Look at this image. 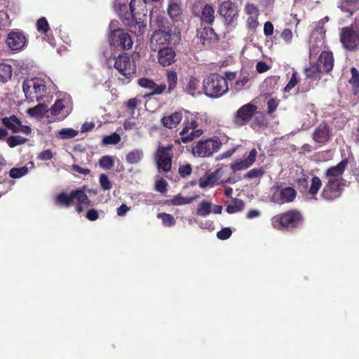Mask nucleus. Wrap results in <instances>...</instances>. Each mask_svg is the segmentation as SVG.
<instances>
[{
    "instance_id": "7c9ffc66",
    "label": "nucleus",
    "mask_w": 359,
    "mask_h": 359,
    "mask_svg": "<svg viewBox=\"0 0 359 359\" xmlns=\"http://www.w3.org/2000/svg\"><path fill=\"white\" fill-rule=\"evenodd\" d=\"M13 67L6 63H0V83H6L12 77Z\"/></svg>"
},
{
    "instance_id": "3c124183",
    "label": "nucleus",
    "mask_w": 359,
    "mask_h": 359,
    "mask_svg": "<svg viewBox=\"0 0 359 359\" xmlns=\"http://www.w3.org/2000/svg\"><path fill=\"white\" fill-rule=\"evenodd\" d=\"M100 184L103 191H109L112 188V183L109 180V177L105 174H101L100 175Z\"/></svg>"
},
{
    "instance_id": "ddd939ff",
    "label": "nucleus",
    "mask_w": 359,
    "mask_h": 359,
    "mask_svg": "<svg viewBox=\"0 0 359 359\" xmlns=\"http://www.w3.org/2000/svg\"><path fill=\"white\" fill-rule=\"evenodd\" d=\"M184 128L180 133V137L177 140L179 143H188L202 135L203 131L198 128L197 121L192 119L190 122L184 123Z\"/></svg>"
},
{
    "instance_id": "c9c22d12",
    "label": "nucleus",
    "mask_w": 359,
    "mask_h": 359,
    "mask_svg": "<svg viewBox=\"0 0 359 359\" xmlns=\"http://www.w3.org/2000/svg\"><path fill=\"white\" fill-rule=\"evenodd\" d=\"M211 207V203L203 200L196 208V214L199 216L206 217L212 212Z\"/></svg>"
},
{
    "instance_id": "6ab92c4d",
    "label": "nucleus",
    "mask_w": 359,
    "mask_h": 359,
    "mask_svg": "<svg viewBox=\"0 0 359 359\" xmlns=\"http://www.w3.org/2000/svg\"><path fill=\"white\" fill-rule=\"evenodd\" d=\"M175 56V51L171 47L165 46L158 50V62L163 67H168L174 63Z\"/></svg>"
},
{
    "instance_id": "2eb2a0df",
    "label": "nucleus",
    "mask_w": 359,
    "mask_h": 359,
    "mask_svg": "<svg viewBox=\"0 0 359 359\" xmlns=\"http://www.w3.org/2000/svg\"><path fill=\"white\" fill-rule=\"evenodd\" d=\"M257 107L250 103L244 104L238 109L233 118V122L238 126L245 125L253 116Z\"/></svg>"
},
{
    "instance_id": "cd10ccee",
    "label": "nucleus",
    "mask_w": 359,
    "mask_h": 359,
    "mask_svg": "<svg viewBox=\"0 0 359 359\" xmlns=\"http://www.w3.org/2000/svg\"><path fill=\"white\" fill-rule=\"evenodd\" d=\"M144 157L142 149H135L129 151L126 156V161L128 164H138Z\"/></svg>"
},
{
    "instance_id": "2f4dec72",
    "label": "nucleus",
    "mask_w": 359,
    "mask_h": 359,
    "mask_svg": "<svg viewBox=\"0 0 359 359\" xmlns=\"http://www.w3.org/2000/svg\"><path fill=\"white\" fill-rule=\"evenodd\" d=\"M351 77L348 82L352 86L353 93L357 95L359 93V72L358 69L353 67L351 68Z\"/></svg>"
},
{
    "instance_id": "0eeeda50",
    "label": "nucleus",
    "mask_w": 359,
    "mask_h": 359,
    "mask_svg": "<svg viewBox=\"0 0 359 359\" xmlns=\"http://www.w3.org/2000/svg\"><path fill=\"white\" fill-rule=\"evenodd\" d=\"M114 67L126 79L130 81L136 74V65L133 58L123 53L114 57Z\"/></svg>"
},
{
    "instance_id": "4468645a",
    "label": "nucleus",
    "mask_w": 359,
    "mask_h": 359,
    "mask_svg": "<svg viewBox=\"0 0 359 359\" xmlns=\"http://www.w3.org/2000/svg\"><path fill=\"white\" fill-rule=\"evenodd\" d=\"M219 14L224 18V24L227 26L233 25L238 18V10L237 6L231 1L223 2L219 8Z\"/></svg>"
},
{
    "instance_id": "39448f33",
    "label": "nucleus",
    "mask_w": 359,
    "mask_h": 359,
    "mask_svg": "<svg viewBox=\"0 0 359 359\" xmlns=\"http://www.w3.org/2000/svg\"><path fill=\"white\" fill-rule=\"evenodd\" d=\"M129 7L130 12L128 15L132 18V24L130 25V31L137 36L142 35L146 27V25L144 23V18L147 13L146 0H131Z\"/></svg>"
},
{
    "instance_id": "9d476101",
    "label": "nucleus",
    "mask_w": 359,
    "mask_h": 359,
    "mask_svg": "<svg viewBox=\"0 0 359 359\" xmlns=\"http://www.w3.org/2000/svg\"><path fill=\"white\" fill-rule=\"evenodd\" d=\"M165 22L166 20L163 17H157L156 22L160 29L154 31L150 39L151 47L154 51L157 50L158 46H166L170 43L171 39L170 32L161 29V28H165L164 25Z\"/></svg>"
},
{
    "instance_id": "423d86ee",
    "label": "nucleus",
    "mask_w": 359,
    "mask_h": 359,
    "mask_svg": "<svg viewBox=\"0 0 359 359\" xmlns=\"http://www.w3.org/2000/svg\"><path fill=\"white\" fill-rule=\"evenodd\" d=\"M118 24L117 20H112L109 24V43L111 46L119 47L123 50H129L133 44L131 36L123 29H116Z\"/></svg>"
},
{
    "instance_id": "338daca9",
    "label": "nucleus",
    "mask_w": 359,
    "mask_h": 359,
    "mask_svg": "<svg viewBox=\"0 0 359 359\" xmlns=\"http://www.w3.org/2000/svg\"><path fill=\"white\" fill-rule=\"evenodd\" d=\"M269 69V66L266 62L259 61L257 63L256 69L259 73H263L266 72Z\"/></svg>"
},
{
    "instance_id": "4d7b16f0",
    "label": "nucleus",
    "mask_w": 359,
    "mask_h": 359,
    "mask_svg": "<svg viewBox=\"0 0 359 359\" xmlns=\"http://www.w3.org/2000/svg\"><path fill=\"white\" fill-rule=\"evenodd\" d=\"M192 168L190 164L180 165L179 168V174L182 177H186L191 174Z\"/></svg>"
},
{
    "instance_id": "a211bd4d",
    "label": "nucleus",
    "mask_w": 359,
    "mask_h": 359,
    "mask_svg": "<svg viewBox=\"0 0 359 359\" xmlns=\"http://www.w3.org/2000/svg\"><path fill=\"white\" fill-rule=\"evenodd\" d=\"M223 173L222 168H218L212 172H206L198 180V185L201 188L212 187L220 184L219 180Z\"/></svg>"
},
{
    "instance_id": "37998d69",
    "label": "nucleus",
    "mask_w": 359,
    "mask_h": 359,
    "mask_svg": "<svg viewBox=\"0 0 359 359\" xmlns=\"http://www.w3.org/2000/svg\"><path fill=\"white\" fill-rule=\"evenodd\" d=\"M157 217L162 219L163 225L166 226H172L175 224V219L174 217L168 213L161 212L158 213Z\"/></svg>"
},
{
    "instance_id": "13d9d810",
    "label": "nucleus",
    "mask_w": 359,
    "mask_h": 359,
    "mask_svg": "<svg viewBox=\"0 0 359 359\" xmlns=\"http://www.w3.org/2000/svg\"><path fill=\"white\" fill-rule=\"evenodd\" d=\"M167 187L168 183L163 179L158 180L155 183V189L160 193H165L167 191Z\"/></svg>"
},
{
    "instance_id": "bf43d9fd",
    "label": "nucleus",
    "mask_w": 359,
    "mask_h": 359,
    "mask_svg": "<svg viewBox=\"0 0 359 359\" xmlns=\"http://www.w3.org/2000/svg\"><path fill=\"white\" fill-rule=\"evenodd\" d=\"M141 100L137 98H131L129 99L126 103V107L128 110L131 111V113H133L135 109L137 107L139 104H140Z\"/></svg>"
},
{
    "instance_id": "ea45409f",
    "label": "nucleus",
    "mask_w": 359,
    "mask_h": 359,
    "mask_svg": "<svg viewBox=\"0 0 359 359\" xmlns=\"http://www.w3.org/2000/svg\"><path fill=\"white\" fill-rule=\"evenodd\" d=\"M200 86V81L194 76H191L187 85V89L188 93L194 96Z\"/></svg>"
},
{
    "instance_id": "f3484780",
    "label": "nucleus",
    "mask_w": 359,
    "mask_h": 359,
    "mask_svg": "<svg viewBox=\"0 0 359 359\" xmlns=\"http://www.w3.org/2000/svg\"><path fill=\"white\" fill-rule=\"evenodd\" d=\"M197 35L203 46L210 48L218 41V36L210 27H201L197 29Z\"/></svg>"
},
{
    "instance_id": "09e8293b",
    "label": "nucleus",
    "mask_w": 359,
    "mask_h": 359,
    "mask_svg": "<svg viewBox=\"0 0 359 359\" xmlns=\"http://www.w3.org/2000/svg\"><path fill=\"white\" fill-rule=\"evenodd\" d=\"M58 134L62 139H70L78 135V131L72 128H62L59 130Z\"/></svg>"
},
{
    "instance_id": "6e6552de",
    "label": "nucleus",
    "mask_w": 359,
    "mask_h": 359,
    "mask_svg": "<svg viewBox=\"0 0 359 359\" xmlns=\"http://www.w3.org/2000/svg\"><path fill=\"white\" fill-rule=\"evenodd\" d=\"M22 90L27 99L40 100L46 90V82L43 79L34 78L23 82Z\"/></svg>"
},
{
    "instance_id": "dca6fc26",
    "label": "nucleus",
    "mask_w": 359,
    "mask_h": 359,
    "mask_svg": "<svg viewBox=\"0 0 359 359\" xmlns=\"http://www.w3.org/2000/svg\"><path fill=\"white\" fill-rule=\"evenodd\" d=\"M6 41L11 50H20L25 46L27 39L22 31L16 29L8 33Z\"/></svg>"
},
{
    "instance_id": "864d4df0",
    "label": "nucleus",
    "mask_w": 359,
    "mask_h": 359,
    "mask_svg": "<svg viewBox=\"0 0 359 359\" xmlns=\"http://www.w3.org/2000/svg\"><path fill=\"white\" fill-rule=\"evenodd\" d=\"M259 25L258 17L249 16L247 18L246 27L248 29L254 31Z\"/></svg>"
},
{
    "instance_id": "6e6d98bb",
    "label": "nucleus",
    "mask_w": 359,
    "mask_h": 359,
    "mask_svg": "<svg viewBox=\"0 0 359 359\" xmlns=\"http://www.w3.org/2000/svg\"><path fill=\"white\" fill-rule=\"evenodd\" d=\"M232 231L230 228L225 227L217 233V236L220 240H226L231 237Z\"/></svg>"
},
{
    "instance_id": "aec40b11",
    "label": "nucleus",
    "mask_w": 359,
    "mask_h": 359,
    "mask_svg": "<svg viewBox=\"0 0 359 359\" xmlns=\"http://www.w3.org/2000/svg\"><path fill=\"white\" fill-rule=\"evenodd\" d=\"M331 136L330 128L325 122L321 123L313 131V139L316 142L325 144Z\"/></svg>"
},
{
    "instance_id": "e433bc0d",
    "label": "nucleus",
    "mask_w": 359,
    "mask_h": 359,
    "mask_svg": "<svg viewBox=\"0 0 359 359\" xmlns=\"http://www.w3.org/2000/svg\"><path fill=\"white\" fill-rule=\"evenodd\" d=\"M322 187V181L318 176H313L311 178V186L308 193L311 196H316Z\"/></svg>"
},
{
    "instance_id": "f03ea898",
    "label": "nucleus",
    "mask_w": 359,
    "mask_h": 359,
    "mask_svg": "<svg viewBox=\"0 0 359 359\" xmlns=\"http://www.w3.org/2000/svg\"><path fill=\"white\" fill-rule=\"evenodd\" d=\"M235 73H226L225 76L219 74H210L203 81L205 94L210 97L218 98L226 94L229 90L227 80L234 79Z\"/></svg>"
},
{
    "instance_id": "4c0bfd02",
    "label": "nucleus",
    "mask_w": 359,
    "mask_h": 359,
    "mask_svg": "<svg viewBox=\"0 0 359 359\" xmlns=\"http://www.w3.org/2000/svg\"><path fill=\"white\" fill-rule=\"evenodd\" d=\"M167 81L168 83V91L174 90L177 83V74L175 70H167L166 72Z\"/></svg>"
},
{
    "instance_id": "c85d7f7f",
    "label": "nucleus",
    "mask_w": 359,
    "mask_h": 359,
    "mask_svg": "<svg viewBox=\"0 0 359 359\" xmlns=\"http://www.w3.org/2000/svg\"><path fill=\"white\" fill-rule=\"evenodd\" d=\"M168 13L172 19L178 18L182 14L181 2L180 0H169Z\"/></svg>"
},
{
    "instance_id": "473e14b6",
    "label": "nucleus",
    "mask_w": 359,
    "mask_h": 359,
    "mask_svg": "<svg viewBox=\"0 0 359 359\" xmlns=\"http://www.w3.org/2000/svg\"><path fill=\"white\" fill-rule=\"evenodd\" d=\"M198 198V196L191 197H184L180 194L173 196L170 199V205H182L185 204H189L195 201Z\"/></svg>"
},
{
    "instance_id": "a878e982",
    "label": "nucleus",
    "mask_w": 359,
    "mask_h": 359,
    "mask_svg": "<svg viewBox=\"0 0 359 359\" xmlns=\"http://www.w3.org/2000/svg\"><path fill=\"white\" fill-rule=\"evenodd\" d=\"M215 20V9L210 4H205L202 8L201 20V25L203 23L212 25Z\"/></svg>"
},
{
    "instance_id": "a19ab883",
    "label": "nucleus",
    "mask_w": 359,
    "mask_h": 359,
    "mask_svg": "<svg viewBox=\"0 0 359 359\" xmlns=\"http://www.w3.org/2000/svg\"><path fill=\"white\" fill-rule=\"evenodd\" d=\"M37 31L42 34L46 35L50 30L49 24L46 18H40L36 23Z\"/></svg>"
},
{
    "instance_id": "052dcab7",
    "label": "nucleus",
    "mask_w": 359,
    "mask_h": 359,
    "mask_svg": "<svg viewBox=\"0 0 359 359\" xmlns=\"http://www.w3.org/2000/svg\"><path fill=\"white\" fill-rule=\"evenodd\" d=\"M53 157V154L50 149H46L40 152L37 156L38 159L41 161L50 160Z\"/></svg>"
},
{
    "instance_id": "393cba45",
    "label": "nucleus",
    "mask_w": 359,
    "mask_h": 359,
    "mask_svg": "<svg viewBox=\"0 0 359 359\" xmlns=\"http://www.w3.org/2000/svg\"><path fill=\"white\" fill-rule=\"evenodd\" d=\"M182 114L179 111L174 112L161 118L162 124L169 129L175 128L182 121Z\"/></svg>"
},
{
    "instance_id": "680f3d73",
    "label": "nucleus",
    "mask_w": 359,
    "mask_h": 359,
    "mask_svg": "<svg viewBox=\"0 0 359 359\" xmlns=\"http://www.w3.org/2000/svg\"><path fill=\"white\" fill-rule=\"evenodd\" d=\"M292 36V32L290 29L288 28L284 29L281 33V37L287 43H291Z\"/></svg>"
},
{
    "instance_id": "f704fd0d",
    "label": "nucleus",
    "mask_w": 359,
    "mask_h": 359,
    "mask_svg": "<svg viewBox=\"0 0 359 359\" xmlns=\"http://www.w3.org/2000/svg\"><path fill=\"white\" fill-rule=\"evenodd\" d=\"M250 78L249 76H241L238 80H236L233 84V88L236 91L239 92L242 90L249 88Z\"/></svg>"
},
{
    "instance_id": "de8ad7c7",
    "label": "nucleus",
    "mask_w": 359,
    "mask_h": 359,
    "mask_svg": "<svg viewBox=\"0 0 359 359\" xmlns=\"http://www.w3.org/2000/svg\"><path fill=\"white\" fill-rule=\"evenodd\" d=\"M100 166L104 169L109 170L114 166V159L110 156H104L99 161Z\"/></svg>"
},
{
    "instance_id": "c03bdc74",
    "label": "nucleus",
    "mask_w": 359,
    "mask_h": 359,
    "mask_svg": "<svg viewBox=\"0 0 359 359\" xmlns=\"http://www.w3.org/2000/svg\"><path fill=\"white\" fill-rule=\"evenodd\" d=\"M28 172V168L26 166L21 168H13L9 171V175L13 179L20 178L25 175Z\"/></svg>"
},
{
    "instance_id": "58836bf2",
    "label": "nucleus",
    "mask_w": 359,
    "mask_h": 359,
    "mask_svg": "<svg viewBox=\"0 0 359 359\" xmlns=\"http://www.w3.org/2000/svg\"><path fill=\"white\" fill-rule=\"evenodd\" d=\"M65 107V101L61 99L57 100L54 104L48 110V116L51 115L55 116L59 115Z\"/></svg>"
},
{
    "instance_id": "c756f323",
    "label": "nucleus",
    "mask_w": 359,
    "mask_h": 359,
    "mask_svg": "<svg viewBox=\"0 0 359 359\" xmlns=\"http://www.w3.org/2000/svg\"><path fill=\"white\" fill-rule=\"evenodd\" d=\"M304 74L307 78L314 80L320 79V75L323 73L322 68L316 63H310L309 67L305 68Z\"/></svg>"
},
{
    "instance_id": "bb28decb",
    "label": "nucleus",
    "mask_w": 359,
    "mask_h": 359,
    "mask_svg": "<svg viewBox=\"0 0 359 359\" xmlns=\"http://www.w3.org/2000/svg\"><path fill=\"white\" fill-rule=\"evenodd\" d=\"M1 121L7 128L11 130L13 133H18L20 131L21 121L15 115H11L9 117H4L2 118Z\"/></svg>"
},
{
    "instance_id": "a18cd8bd",
    "label": "nucleus",
    "mask_w": 359,
    "mask_h": 359,
    "mask_svg": "<svg viewBox=\"0 0 359 359\" xmlns=\"http://www.w3.org/2000/svg\"><path fill=\"white\" fill-rule=\"evenodd\" d=\"M27 139L19 135L10 136L7 140V143L10 147H15L18 145L25 143Z\"/></svg>"
},
{
    "instance_id": "774afa93",
    "label": "nucleus",
    "mask_w": 359,
    "mask_h": 359,
    "mask_svg": "<svg viewBox=\"0 0 359 359\" xmlns=\"http://www.w3.org/2000/svg\"><path fill=\"white\" fill-rule=\"evenodd\" d=\"M297 185L299 189H302L301 191L306 190L308 188V181L305 177L299 178L297 180Z\"/></svg>"
},
{
    "instance_id": "4be33fe9",
    "label": "nucleus",
    "mask_w": 359,
    "mask_h": 359,
    "mask_svg": "<svg viewBox=\"0 0 359 359\" xmlns=\"http://www.w3.org/2000/svg\"><path fill=\"white\" fill-rule=\"evenodd\" d=\"M317 64L322 68L323 73H330L334 67V56L330 50L323 51L318 57Z\"/></svg>"
},
{
    "instance_id": "1a4fd4ad",
    "label": "nucleus",
    "mask_w": 359,
    "mask_h": 359,
    "mask_svg": "<svg viewBox=\"0 0 359 359\" xmlns=\"http://www.w3.org/2000/svg\"><path fill=\"white\" fill-rule=\"evenodd\" d=\"M219 137L214 136L205 140L199 141L193 148L192 153L198 157L210 156L219 151L222 147Z\"/></svg>"
},
{
    "instance_id": "5701e85b",
    "label": "nucleus",
    "mask_w": 359,
    "mask_h": 359,
    "mask_svg": "<svg viewBox=\"0 0 359 359\" xmlns=\"http://www.w3.org/2000/svg\"><path fill=\"white\" fill-rule=\"evenodd\" d=\"M257 150L255 149H252L248 157L245 159L240 160L236 161V163L231 164V168L233 172L238 170H243L250 167L255 161L257 157Z\"/></svg>"
},
{
    "instance_id": "412c9836",
    "label": "nucleus",
    "mask_w": 359,
    "mask_h": 359,
    "mask_svg": "<svg viewBox=\"0 0 359 359\" xmlns=\"http://www.w3.org/2000/svg\"><path fill=\"white\" fill-rule=\"evenodd\" d=\"M137 83L140 86L151 90V92L147 95L148 96L160 95L166 88V85L165 83L158 85L153 80L146 77L139 79Z\"/></svg>"
},
{
    "instance_id": "9b49d317",
    "label": "nucleus",
    "mask_w": 359,
    "mask_h": 359,
    "mask_svg": "<svg viewBox=\"0 0 359 359\" xmlns=\"http://www.w3.org/2000/svg\"><path fill=\"white\" fill-rule=\"evenodd\" d=\"M172 146L159 147L155 154V161L159 171L168 172L171 170L172 154L170 153Z\"/></svg>"
},
{
    "instance_id": "e2e57ef3",
    "label": "nucleus",
    "mask_w": 359,
    "mask_h": 359,
    "mask_svg": "<svg viewBox=\"0 0 359 359\" xmlns=\"http://www.w3.org/2000/svg\"><path fill=\"white\" fill-rule=\"evenodd\" d=\"M86 217L89 221H95L99 218V213L97 210L92 208L88 210Z\"/></svg>"
},
{
    "instance_id": "79ce46f5",
    "label": "nucleus",
    "mask_w": 359,
    "mask_h": 359,
    "mask_svg": "<svg viewBox=\"0 0 359 359\" xmlns=\"http://www.w3.org/2000/svg\"><path fill=\"white\" fill-rule=\"evenodd\" d=\"M300 78L298 76V73L297 71H293L292 76L289 81V82L287 83V85L284 88V92L285 93H290L292 88H294L299 82Z\"/></svg>"
},
{
    "instance_id": "603ef678",
    "label": "nucleus",
    "mask_w": 359,
    "mask_h": 359,
    "mask_svg": "<svg viewBox=\"0 0 359 359\" xmlns=\"http://www.w3.org/2000/svg\"><path fill=\"white\" fill-rule=\"evenodd\" d=\"M279 104V100L276 98L271 97L267 102V113L271 116L276 110Z\"/></svg>"
},
{
    "instance_id": "69168bd1",
    "label": "nucleus",
    "mask_w": 359,
    "mask_h": 359,
    "mask_svg": "<svg viewBox=\"0 0 359 359\" xmlns=\"http://www.w3.org/2000/svg\"><path fill=\"white\" fill-rule=\"evenodd\" d=\"M273 33V25L272 22L267 21L264 25V34L265 36H269Z\"/></svg>"
},
{
    "instance_id": "f8f14e48",
    "label": "nucleus",
    "mask_w": 359,
    "mask_h": 359,
    "mask_svg": "<svg viewBox=\"0 0 359 359\" xmlns=\"http://www.w3.org/2000/svg\"><path fill=\"white\" fill-rule=\"evenodd\" d=\"M340 41L344 47L348 50L359 48V29L351 27H344L340 34Z\"/></svg>"
},
{
    "instance_id": "b1692460",
    "label": "nucleus",
    "mask_w": 359,
    "mask_h": 359,
    "mask_svg": "<svg viewBox=\"0 0 359 359\" xmlns=\"http://www.w3.org/2000/svg\"><path fill=\"white\" fill-rule=\"evenodd\" d=\"M297 196V191L291 187H287L279 191L278 198L274 199V201L279 203H287L292 202Z\"/></svg>"
},
{
    "instance_id": "7ed1b4c3",
    "label": "nucleus",
    "mask_w": 359,
    "mask_h": 359,
    "mask_svg": "<svg viewBox=\"0 0 359 359\" xmlns=\"http://www.w3.org/2000/svg\"><path fill=\"white\" fill-rule=\"evenodd\" d=\"M86 189V187L83 186L81 189L72 191L69 194L64 192L60 193L55 198V203L65 208H69L74 204V201L76 200V210L81 213L83 211L85 207L93 205L92 201L85 192Z\"/></svg>"
},
{
    "instance_id": "0e129e2a",
    "label": "nucleus",
    "mask_w": 359,
    "mask_h": 359,
    "mask_svg": "<svg viewBox=\"0 0 359 359\" xmlns=\"http://www.w3.org/2000/svg\"><path fill=\"white\" fill-rule=\"evenodd\" d=\"M72 168L74 171L81 173L84 175H89L90 173V170L87 168H82L76 164H73L72 165Z\"/></svg>"
},
{
    "instance_id": "8fccbe9b",
    "label": "nucleus",
    "mask_w": 359,
    "mask_h": 359,
    "mask_svg": "<svg viewBox=\"0 0 359 359\" xmlns=\"http://www.w3.org/2000/svg\"><path fill=\"white\" fill-rule=\"evenodd\" d=\"M121 141V137L118 134L114 133L110 135L104 136L102 142L104 144H116Z\"/></svg>"
},
{
    "instance_id": "f257e3e1",
    "label": "nucleus",
    "mask_w": 359,
    "mask_h": 359,
    "mask_svg": "<svg viewBox=\"0 0 359 359\" xmlns=\"http://www.w3.org/2000/svg\"><path fill=\"white\" fill-rule=\"evenodd\" d=\"M348 163V161L346 158L336 165L331 166L325 171L326 182L320 193L322 199L332 202L342 196L346 186V180L343 178V174Z\"/></svg>"
},
{
    "instance_id": "5fc2aeb1",
    "label": "nucleus",
    "mask_w": 359,
    "mask_h": 359,
    "mask_svg": "<svg viewBox=\"0 0 359 359\" xmlns=\"http://www.w3.org/2000/svg\"><path fill=\"white\" fill-rule=\"evenodd\" d=\"M245 11L249 16L258 17L259 15L257 7L252 4H248L245 7Z\"/></svg>"
},
{
    "instance_id": "72a5a7b5",
    "label": "nucleus",
    "mask_w": 359,
    "mask_h": 359,
    "mask_svg": "<svg viewBox=\"0 0 359 359\" xmlns=\"http://www.w3.org/2000/svg\"><path fill=\"white\" fill-rule=\"evenodd\" d=\"M233 204L226 206V211L229 214H233L237 212H240L244 209L245 203L241 199L233 198Z\"/></svg>"
},
{
    "instance_id": "49530a36",
    "label": "nucleus",
    "mask_w": 359,
    "mask_h": 359,
    "mask_svg": "<svg viewBox=\"0 0 359 359\" xmlns=\"http://www.w3.org/2000/svg\"><path fill=\"white\" fill-rule=\"evenodd\" d=\"M264 173L265 172L262 168H253L246 172L243 177L245 179H254L257 177H262Z\"/></svg>"
},
{
    "instance_id": "20e7f679",
    "label": "nucleus",
    "mask_w": 359,
    "mask_h": 359,
    "mask_svg": "<svg viewBox=\"0 0 359 359\" xmlns=\"http://www.w3.org/2000/svg\"><path fill=\"white\" fill-rule=\"evenodd\" d=\"M271 222L276 229L292 231L302 226L304 217L299 210L293 209L275 215Z\"/></svg>"
}]
</instances>
